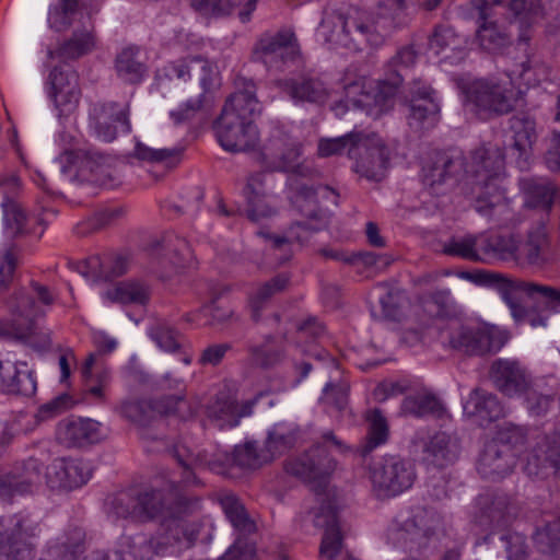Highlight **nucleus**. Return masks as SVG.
I'll return each instance as SVG.
<instances>
[{
    "label": "nucleus",
    "mask_w": 560,
    "mask_h": 560,
    "mask_svg": "<svg viewBox=\"0 0 560 560\" xmlns=\"http://www.w3.org/2000/svg\"><path fill=\"white\" fill-rule=\"evenodd\" d=\"M405 9V0H384L374 12L352 8L346 14L338 13L325 20L322 26H332L327 40L335 45L358 50L363 44L378 47L401 23Z\"/></svg>",
    "instance_id": "f257e3e1"
},
{
    "label": "nucleus",
    "mask_w": 560,
    "mask_h": 560,
    "mask_svg": "<svg viewBox=\"0 0 560 560\" xmlns=\"http://www.w3.org/2000/svg\"><path fill=\"white\" fill-rule=\"evenodd\" d=\"M416 60L415 48L405 46L385 63L384 78L375 85L366 77L352 70L345 72L340 85L353 105L365 108L370 115L378 117L393 107L394 97Z\"/></svg>",
    "instance_id": "f03ea898"
},
{
    "label": "nucleus",
    "mask_w": 560,
    "mask_h": 560,
    "mask_svg": "<svg viewBox=\"0 0 560 560\" xmlns=\"http://www.w3.org/2000/svg\"><path fill=\"white\" fill-rule=\"evenodd\" d=\"M476 197L475 209L494 219L498 224L510 220V203L501 186L504 176V154L497 145H482L471 152L465 170Z\"/></svg>",
    "instance_id": "7ed1b4c3"
},
{
    "label": "nucleus",
    "mask_w": 560,
    "mask_h": 560,
    "mask_svg": "<svg viewBox=\"0 0 560 560\" xmlns=\"http://www.w3.org/2000/svg\"><path fill=\"white\" fill-rule=\"evenodd\" d=\"M260 112L255 83L246 81L243 90L236 91L226 100L214 122L213 128L220 145L231 152L253 149L259 140L254 118Z\"/></svg>",
    "instance_id": "20e7f679"
},
{
    "label": "nucleus",
    "mask_w": 560,
    "mask_h": 560,
    "mask_svg": "<svg viewBox=\"0 0 560 560\" xmlns=\"http://www.w3.org/2000/svg\"><path fill=\"white\" fill-rule=\"evenodd\" d=\"M504 0L491 2L477 0L478 30L477 38L480 46L490 52H498L510 44V34L497 22L491 20L493 7L500 5ZM550 0H508L509 10L520 21L518 43L527 45L530 40V25L544 16Z\"/></svg>",
    "instance_id": "39448f33"
},
{
    "label": "nucleus",
    "mask_w": 560,
    "mask_h": 560,
    "mask_svg": "<svg viewBox=\"0 0 560 560\" xmlns=\"http://www.w3.org/2000/svg\"><path fill=\"white\" fill-rule=\"evenodd\" d=\"M322 440V443L300 456L288 459L284 465L288 474L310 483L317 495L326 493L329 479L337 469V460L330 452L343 454L348 451L345 443L331 431L325 432Z\"/></svg>",
    "instance_id": "423d86ee"
},
{
    "label": "nucleus",
    "mask_w": 560,
    "mask_h": 560,
    "mask_svg": "<svg viewBox=\"0 0 560 560\" xmlns=\"http://www.w3.org/2000/svg\"><path fill=\"white\" fill-rule=\"evenodd\" d=\"M467 105L481 119L511 113L518 103L521 91L508 78L476 79L465 88Z\"/></svg>",
    "instance_id": "0eeeda50"
},
{
    "label": "nucleus",
    "mask_w": 560,
    "mask_h": 560,
    "mask_svg": "<svg viewBox=\"0 0 560 560\" xmlns=\"http://www.w3.org/2000/svg\"><path fill=\"white\" fill-rule=\"evenodd\" d=\"M441 341L458 352L483 355L499 351L505 343V337L499 329L487 324L452 320L441 330Z\"/></svg>",
    "instance_id": "6e6552de"
},
{
    "label": "nucleus",
    "mask_w": 560,
    "mask_h": 560,
    "mask_svg": "<svg viewBox=\"0 0 560 560\" xmlns=\"http://www.w3.org/2000/svg\"><path fill=\"white\" fill-rule=\"evenodd\" d=\"M39 524L28 514L0 516V560H33Z\"/></svg>",
    "instance_id": "1a4fd4ad"
},
{
    "label": "nucleus",
    "mask_w": 560,
    "mask_h": 560,
    "mask_svg": "<svg viewBox=\"0 0 560 560\" xmlns=\"http://www.w3.org/2000/svg\"><path fill=\"white\" fill-rule=\"evenodd\" d=\"M199 500L184 502L175 515L161 523L160 533L155 536L158 550L161 555L180 553L191 548L199 535L200 525L194 517L199 510Z\"/></svg>",
    "instance_id": "9d476101"
},
{
    "label": "nucleus",
    "mask_w": 560,
    "mask_h": 560,
    "mask_svg": "<svg viewBox=\"0 0 560 560\" xmlns=\"http://www.w3.org/2000/svg\"><path fill=\"white\" fill-rule=\"evenodd\" d=\"M370 479L380 495L395 497L411 488L416 470L409 460L389 455L371 466Z\"/></svg>",
    "instance_id": "9b49d317"
},
{
    "label": "nucleus",
    "mask_w": 560,
    "mask_h": 560,
    "mask_svg": "<svg viewBox=\"0 0 560 560\" xmlns=\"http://www.w3.org/2000/svg\"><path fill=\"white\" fill-rule=\"evenodd\" d=\"M129 115L130 107L127 103L98 102L89 110V126L100 141L112 142L118 133L131 131Z\"/></svg>",
    "instance_id": "f8f14e48"
},
{
    "label": "nucleus",
    "mask_w": 560,
    "mask_h": 560,
    "mask_svg": "<svg viewBox=\"0 0 560 560\" xmlns=\"http://www.w3.org/2000/svg\"><path fill=\"white\" fill-rule=\"evenodd\" d=\"M262 154L271 170L300 173L302 144L284 126L272 127Z\"/></svg>",
    "instance_id": "ddd939ff"
},
{
    "label": "nucleus",
    "mask_w": 560,
    "mask_h": 560,
    "mask_svg": "<svg viewBox=\"0 0 560 560\" xmlns=\"http://www.w3.org/2000/svg\"><path fill=\"white\" fill-rule=\"evenodd\" d=\"M390 151L384 140L375 133L360 131V143L355 148L353 171L370 180L384 178L389 164Z\"/></svg>",
    "instance_id": "4468645a"
},
{
    "label": "nucleus",
    "mask_w": 560,
    "mask_h": 560,
    "mask_svg": "<svg viewBox=\"0 0 560 560\" xmlns=\"http://www.w3.org/2000/svg\"><path fill=\"white\" fill-rule=\"evenodd\" d=\"M300 54L295 34L290 28L264 34L254 48V57L269 69L281 70Z\"/></svg>",
    "instance_id": "2eb2a0df"
},
{
    "label": "nucleus",
    "mask_w": 560,
    "mask_h": 560,
    "mask_svg": "<svg viewBox=\"0 0 560 560\" xmlns=\"http://www.w3.org/2000/svg\"><path fill=\"white\" fill-rule=\"evenodd\" d=\"M261 396L260 393L255 398L238 404L230 390L221 389L206 405V416L219 429L235 428L242 418L253 413Z\"/></svg>",
    "instance_id": "dca6fc26"
},
{
    "label": "nucleus",
    "mask_w": 560,
    "mask_h": 560,
    "mask_svg": "<svg viewBox=\"0 0 560 560\" xmlns=\"http://www.w3.org/2000/svg\"><path fill=\"white\" fill-rule=\"evenodd\" d=\"M196 498L183 494L173 483L162 489L139 493L140 522L160 518L162 523L183 509L184 502H191Z\"/></svg>",
    "instance_id": "f3484780"
},
{
    "label": "nucleus",
    "mask_w": 560,
    "mask_h": 560,
    "mask_svg": "<svg viewBox=\"0 0 560 560\" xmlns=\"http://www.w3.org/2000/svg\"><path fill=\"white\" fill-rule=\"evenodd\" d=\"M428 50L441 61L457 65L468 55V39L453 26L439 24L428 37Z\"/></svg>",
    "instance_id": "a211bd4d"
},
{
    "label": "nucleus",
    "mask_w": 560,
    "mask_h": 560,
    "mask_svg": "<svg viewBox=\"0 0 560 560\" xmlns=\"http://www.w3.org/2000/svg\"><path fill=\"white\" fill-rule=\"evenodd\" d=\"M558 259L550 246V242L544 226L529 231L525 241L516 236V249L513 262L518 266H546Z\"/></svg>",
    "instance_id": "6ab92c4d"
},
{
    "label": "nucleus",
    "mask_w": 560,
    "mask_h": 560,
    "mask_svg": "<svg viewBox=\"0 0 560 560\" xmlns=\"http://www.w3.org/2000/svg\"><path fill=\"white\" fill-rule=\"evenodd\" d=\"M19 185V178L15 176L0 178L4 228L13 237L35 233L34 224L37 223L35 217H28L20 205L8 199V195L14 194Z\"/></svg>",
    "instance_id": "aec40b11"
},
{
    "label": "nucleus",
    "mask_w": 560,
    "mask_h": 560,
    "mask_svg": "<svg viewBox=\"0 0 560 560\" xmlns=\"http://www.w3.org/2000/svg\"><path fill=\"white\" fill-rule=\"evenodd\" d=\"M91 476L90 464L81 459L56 458L46 469V481L51 489H77L85 485Z\"/></svg>",
    "instance_id": "412c9836"
},
{
    "label": "nucleus",
    "mask_w": 560,
    "mask_h": 560,
    "mask_svg": "<svg viewBox=\"0 0 560 560\" xmlns=\"http://www.w3.org/2000/svg\"><path fill=\"white\" fill-rule=\"evenodd\" d=\"M314 524L324 528V535L319 547V557L323 560H338L342 558L343 538L340 533L335 504L328 500L315 513Z\"/></svg>",
    "instance_id": "4be33fe9"
},
{
    "label": "nucleus",
    "mask_w": 560,
    "mask_h": 560,
    "mask_svg": "<svg viewBox=\"0 0 560 560\" xmlns=\"http://www.w3.org/2000/svg\"><path fill=\"white\" fill-rule=\"evenodd\" d=\"M51 97L58 115L68 116L72 114L80 102L81 90L79 75L74 70L54 68L50 73Z\"/></svg>",
    "instance_id": "5701e85b"
},
{
    "label": "nucleus",
    "mask_w": 560,
    "mask_h": 560,
    "mask_svg": "<svg viewBox=\"0 0 560 560\" xmlns=\"http://www.w3.org/2000/svg\"><path fill=\"white\" fill-rule=\"evenodd\" d=\"M159 555L161 551L158 550L155 536L138 533L133 536H121L112 555L95 551L91 560H151Z\"/></svg>",
    "instance_id": "b1692460"
},
{
    "label": "nucleus",
    "mask_w": 560,
    "mask_h": 560,
    "mask_svg": "<svg viewBox=\"0 0 560 560\" xmlns=\"http://www.w3.org/2000/svg\"><path fill=\"white\" fill-rule=\"evenodd\" d=\"M37 382L27 363L12 361L0 353V390L7 394L31 397L36 393Z\"/></svg>",
    "instance_id": "393cba45"
},
{
    "label": "nucleus",
    "mask_w": 560,
    "mask_h": 560,
    "mask_svg": "<svg viewBox=\"0 0 560 560\" xmlns=\"http://www.w3.org/2000/svg\"><path fill=\"white\" fill-rule=\"evenodd\" d=\"M479 514L475 522L483 529L491 532L505 527L515 517V508L505 494H483L477 500Z\"/></svg>",
    "instance_id": "a878e982"
},
{
    "label": "nucleus",
    "mask_w": 560,
    "mask_h": 560,
    "mask_svg": "<svg viewBox=\"0 0 560 560\" xmlns=\"http://www.w3.org/2000/svg\"><path fill=\"white\" fill-rule=\"evenodd\" d=\"M57 438L68 447L84 446L103 441L106 438V431L96 420L77 418L60 422Z\"/></svg>",
    "instance_id": "bb28decb"
},
{
    "label": "nucleus",
    "mask_w": 560,
    "mask_h": 560,
    "mask_svg": "<svg viewBox=\"0 0 560 560\" xmlns=\"http://www.w3.org/2000/svg\"><path fill=\"white\" fill-rule=\"evenodd\" d=\"M130 267V258L125 254L91 256L78 266L79 272L92 282L110 281L124 276Z\"/></svg>",
    "instance_id": "cd10ccee"
},
{
    "label": "nucleus",
    "mask_w": 560,
    "mask_h": 560,
    "mask_svg": "<svg viewBox=\"0 0 560 560\" xmlns=\"http://www.w3.org/2000/svg\"><path fill=\"white\" fill-rule=\"evenodd\" d=\"M293 190V188H291ZM338 192L329 187L319 185L316 188L307 187L305 185H296L294 194L290 195L292 205L304 217L311 220H318L324 224V213L319 207L320 200H327L332 205L338 203Z\"/></svg>",
    "instance_id": "c85d7f7f"
},
{
    "label": "nucleus",
    "mask_w": 560,
    "mask_h": 560,
    "mask_svg": "<svg viewBox=\"0 0 560 560\" xmlns=\"http://www.w3.org/2000/svg\"><path fill=\"white\" fill-rule=\"evenodd\" d=\"M439 524L438 515L423 506H416L410 510L406 517L398 521L393 534L397 540L419 541L430 536Z\"/></svg>",
    "instance_id": "c756f323"
},
{
    "label": "nucleus",
    "mask_w": 560,
    "mask_h": 560,
    "mask_svg": "<svg viewBox=\"0 0 560 560\" xmlns=\"http://www.w3.org/2000/svg\"><path fill=\"white\" fill-rule=\"evenodd\" d=\"M560 469V425L552 435H546L526 456L524 470L528 476H539L546 468Z\"/></svg>",
    "instance_id": "7c9ffc66"
},
{
    "label": "nucleus",
    "mask_w": 560,
    "mask_h": 560,
    "mask_svg": "<svg viewBox=\"0 0 560 560\" xmlns=\"http://www.w3.org/2000/svg\"><path fill=\"white\" fill-rule=\"evenodd\" d=\"M459 454L457 439L445 432H439L422 442L421 460L438 468L453 464Z\"/></svg>",
    "instance_id": "2f4dec72"
},
{
    "label": "nucleus",
    "mask_w": 560,
    "mask_h": 560,
    "mask_svg": "<svg viewBox=\"0 0 560 560\" xmlns=\"http://www.w3.org/2000/svg\"><path fill=\"white\" fill-rule=\"evenodd\" d=\"M515 465L514 455L503 450L498 441L486 444L478 464L477 470L485 479L497 480L509 475Z\"/></svg>",
    "instance_id": "473e14b6"
},
{
    "label": "nucleus",
    "mask_w": 560,
    "mask_h": 560,
    "mask_svg": "<svg viewBox=\"0 0 560 560\" xmlns=\"http://www.w3.org/2000/svg\"><path fill=\"white\" fill-rule=\"evenodd\" d=\"M416 98L410 104L409 125L416 129L433 128L440 119V105L430 86L413 91Z\"/></svg>",
    "instance_id": "72a5a7b5"
},
{
    "label": "nucleus",
    "mask_w": 560,
    "mask_h": 560,
    "mask_svg": "<svg viewBox=\"0 0 560 560\" xmlns=\"http://www.w3.org/2000/svg\"><path fill=\"white\" fill-rule=\"evenodd\" d=\"M467 416L474 417L479 425H487L504 417L505 410L495 395L475 388L464 405Z\"/></svg>",
    "instance_id": "f704fd0d"
},
{
    "label": "nucleus",
    "mask_w": 560,
    "mask_h": 560,
    "mask_svg": "<svg viewBox=\"0 0 560 560\" xmlns=\"http://www.w3.org/2000/svg\"><path fill=\"white\" fill-rule=\"evenodd\" d=\"M282 91L295 103L307 102L323 104L330 96V90L318 78L300 77L280 82Z\"/></svg>",
    "instance_id": "c9c22d12"
},
{
    "label": "nucleus",
    "mask_w": 560,
    "mask_h": 560,
    "mask_svg": "<svg viewBox=\"0 0 560 560\" xmlns=\"http://www.w3.org/2000/svg\"><path fill=\"white\" fill-rule=\"evenodd\" d=\"M491 376L498 389L508 396L523 393L528 386L526 372L516 361L497 360Z\"/></svg>",
    "instance_id": "e433bc0d"
},
{
    "label": "nucleus",
    "mask_w": 560,
    "mask_h": 560,
    "mask_svg": "<svg viewBox=\"0 0 560 560\" xmlns=\"http://www.w3.org/2000/svg\"><path fill=\"white\" fill-rule=\"evenodd\" d=\"M43 464L35 458H28L23 464V471L20 476H4L0 478V499L10 500L16 494H24L31 491L35 483L42 479Z\"/></svg>",
    "instance_id": "4c0bfd02"
},
{
    "label": "nucleus",
    "mask_w": 560,
    "mask_h": 560,
    "mask_svg": "<svg viewBox=\"0 0 560 560\" xmlns=\"http://www.w3.org/2000/svg\"><path fill=\"white\" fill-rule=\"evenodd\" d=\"M463 162L459 159H452L446 153L436 152L431 160L423 166V184L428 186L433 194L441 192V186L452 178Z\"/></svg>",
    "instance_id": "58836bf2"
},
{
    "label": "nucleus",
    "mask_w": 560,
    "mask_h": 560,
    "mask_svg": "<svg viewBox=\"0 0 560 560\" xmlns=\"http://www.w3.org/2000/svg\"><path fill=\"white\" fill-rule=\"evenodd\" d=\"M85 533L80 527L70 528L50 541L40 560H77L84 551Z\"/></svg>",
    "instance_id": "ea45409f"
},
{
    "label": "nucleus",
    "mask_w": 560,
    "mask_h": 560,
    "mask_svg": "<svg viewBox=\"0 0 560 560\" xmlns=\"http://www.w3.org/2000/svg\"><path fill=\"white\" fill-rule=\"evenodd\" d=\"M290 283V277L287 273H279L270 280L259 284L247 299V307L250 312V318L258 323L261 312L267 303L277 294L283 292Z\"/></svg>",
    "instance_id": "a19ab883"
},
{
    "label": "nucleus",
    "mask_w": 560,
    "mask_h": 560,
    "mask_svg": "<svg viewBox=\"0 0 560 560\" xmlns=\"http://www.w3.org/2000/svg\"><path fill=\"white\" fill-rule=\"evenodd\" d=\"M525 284H537V282L501 277L497 284L502 300L509 306L511 315L516 323H524L527 320L528 310L514 296V294L516 292H522L533 300L539 298L538 292L529 294L525 288L523 289Z\"/></svg>",
    "instance_id": "79ce46f5"
},
{
    "label": "nucleus",
    "mask_w": 560,
    "mask_h": 560,
    "mask_svg": "<svg viewBox=\"0 0 560 560\" xmlns=\"http://www.w3.org/2000/svg\"><path fill=\"white\" fill-rule=\"evenodd\" d=\"M479 245L481 262H488L493 259L513 261L514 250L516 249V235L482 233L480 234Z\"/></svg>",
    "instance_id": "37998d69"
},
{
    "label": "nucleus",
    "mask_w": 560,
    "mask_h": 560,
    "mask_svg": "<svg viewBox=\"0 0 560 560\" xmlns=\"http://www.w3.org/2000/svg\"><path fill=\"white\" fill-rule=\"evenodd\" d=\"M319 229L320 225L312 224L311 222H296L292 224L282 236L265 234L262 232H258V234L270 241L272 249L282 253L280 258V262L282 264L290 259L292 255L291 245L294 242L303 243L307 241L312 233Z\"/></svg>",
    "instance_id": "c03bdc74"
},
{
    "label": "nucleus",
    "mask_w": 560,
    "mask_h": 560,
    "mask_svg": "<svg viewBox=\"0 0 560 560\" xmlns=\"http://www.w3.org/2000/svg\"><path fill=\"white\" fill-rule=\"evenodd\" d=\"M104 300L121 305L137 304L144 305L150 299L149 287L137 280L118 282L103 293Z\"/></svg>",
    "instance_id": "a18cd8bd"
},
{
    "label": "nucleus",
    "mask_w": 560,
    "mask_h": 560,
    "mask_svg": "<svg viewBox=\"0 0 560 560\" xmlns=\"http://www.w3.org/2000/svg\"><path fill=\"white\" fill-rule=\"evenodd\" d=\"M521 189L525 196V205L530 208L550 209L556 189L553 184L546 178L527 177L521 179Z\"/></svg>",
    "instance_id": "49530a36"
},
{
    "label": "nucleus",
    "mask_w": 560,
    "mask_h": 560,
    "mask_svg": "<svg viewBox=\"0 0 560 560\" xmlns=\"http://www.w3.org/2000/svg\"><path fill=\"white\" fill-rule=\"evenodd\" d=\"M199 406L200 401L197 397H188L184 392L159 398L156 412L159 416H173L180 420H189L197 415Z\"/></svg>",
    "instance_id": "de8ad7c7"
},
{
    "label": "nucleus",
    "mask_w": 560,
    "mask_h": 560,
    "mask_svg": "<svg viewBox=\"0 0 560 560\" xmlns=\"http://www.w3.org/2000/svg\"><path fill=\"white\" fill-rule=\"evenodd\" d=\"M95 45L94 36L91 31H75L71 38L65 40L56 49H49L50 59L60 61L74 60L90 52Z\"/></svg>",
    "instance_id": "09e8293b"
},
{
    "label": "nucleus",
    "mask_w": 560,
    "mask_h": 560,
    "mask_svg": "<svg viewBox=\"0 0 560 560\" xmlns=\"http://www.w3.org/2000/svg\"><path fill=\"white\" fill-rule=\"evenodd\" d=\"M509 124L513 148L520 155L526 154L537 138L535 120L526 114H517L510 118Z\"/></svg>",
    "instance_id": "8fccbe9b"
},
{
    "label": "nucleus",
    "mask_w": 560,
    "mask_h": 560,
    "mask_svg": "<svg viewBox=\"0 0 560 560\" xmlns=\"http://www.w3.org/2000/svg\"><path fill=\"white\" fill-rule=\"evenodd\" d=\"M360 143V131H351L341 137L320 138L317 144V154L320 158L341 155L355 156V148Z\"/></svg>",
    "instance_id": "3c124183"
},
{
    "label": "nucleus",
    "mask_w": 560,
    "mask_h": 560,
    "mask_svg": "<svg viewBox=\"0 0 560 560\" xmlns=\"http://www.w3.org/2000/svg\"><path fill=\"white\" fill-rule=\"evenodd\" d=\"M269 462L270 453L257 442H245L234 447L233 463L241 468L256 469Z\"/></svg>",
    "instance_id": "603ef678"
},
{
    "label": "nucleus",
    "mask_w": 560,
    "mask_h": 560,
    "mask_svg": "<svg viewBox=\"0 0 560 560\" xmlns=\"http://www.w3.org/2000/svg\"><path fill=\"white\" fill-rule=\"evenodd\" d=\"M401 410L406 415L413 417H425L434 416L442 417L444 413V407L439 398L431 394H418L415 396H408L401 404Z\"/></svg>",
    "instance_id": "864d4df0"
},
{
    "label": "nucleus",
    "mask_w": 560,
    "mask_h": 560,
    "mask_svg": "<svg viewBox=\"0 0 560 560\" xmlns=\"http://www.w3.org/2000/svg\"><path fill=\"white\" fill-rule=\"evenodd\" d=\"M116 70L126 82L138 83L143 79L145 66L139 58V49L128 47L116 57Z\"/></svg>",
    "instance_id": "5fc2aeb1"
},
{
    "label": "nucleus",
    "mask_w": 560,
    "mask_h": 560,
    "mask_svg": "<svg viewBox=\"0 0 560 560\" xmlns=\"http://www.w3.org/2000/svg\"><path fill=\"white\" fill-rule=\"evenodd\" d=\"M184 147L153 149L145 144L138 143L135 148V155L139 160L161 164L164 167L173 168L177 166L183 159Z\"/></svg>",
    "instance_id": "6e6d98bb"
},
{
    "label": "nucleus",
    "mask_w": 560,
    "mask_h": 560,
    "mask_svg": "<svg viewBox=\"0 0 560 560\" xmlns=\"http://www.w3.org/2000/svg\"><path fill=\"white\" fill-rule=\"evenodd\" d=\"M479 241L480 234L454 236L444 243L443 253L469 261H481Z\"/></svg>",
    "instance_id": "4d7b16f0"
},
{
    "label": "nucleus",
    "mask_w": 560,
    "mask_h": 560,
    "mask_svg": "<svg viewBox=\"0 0 560 560\" xmlns=\"http://www.w3.org/2000/svg\"><path fill=\"white\" fill-rule=\"evenodd\" d=\"M298 431L295 427L278 423L273 425L268 434V439L265 442V450L271 455V460L276 457L290 450L296 442Z\"/></svg>",
    "instance_id": "13d9d810"
},
{
    "label": "nucleus",
    "mask_w": 560,
    "mask_h": 560,
    "mask_svg": "<svg viewBox=\"0 0 560 560\" xmlns=\"http://www.w3.org/2000/svg\"><path fill=\"white\" fill-rule=\"evenodd\" d=\"M222 509L241 536H246L256 530L255 523L248 517L244 505L233 495H226L221 500Z\"/></svg>",
    "instance_id": "bf43d9fd"
},
{
    "label": "nucleus",
    "mask_w": 560,
    "mask_h": 560,
    "mask_svg": "<svg viewBox=\"0 0 560 560\" xmlns=\"http://www.w3.org/2000/svg\"><path fill=\"white\" fill-rule=\"evenodd\" d=\"M155 400H126L119 406V413L129 421L139 425L149 424L159 413Z\"/></svg>",
    "instance_id": "052dcab7"
},
{
    "label": "nucleus",
    "mask_w": 560,
    "mask_h": 560,
    "mask_svg": "<svg viewBox=\"0 0 560 560\" xmlns=\"http://www.w3.org/2000/svg\"><path fill=\"white\" fill-rule=\"evenodd\" d=\"M377 289L384 291L378 298L384 315L392 320H400L408 302L405 292L388 288L385 283L377 285Z\"/></svg>",
    "instance_id": "680f3d73"
},
{
    "label": "nucleus",
    "mask_w": 560,
    "mask_h": 560,
    "mask_svg": "<svg viewBox=\"0 0 560 560\" xmlns=\"http://www.w3.org/2000/svg\"><path fill=\"white\" fill-rule=\"evenodd\" d=\"M149 334L158 347L166 352H175L180 347L179 332L166 320H156Z\"/></svg>",
    "instance_id": "e2e57ef3"
},
{
    "label": "nucleus",
    "mask_w": 560,
    "mask_h": 560,
    "mask_svg": "<svg viewBox=\"0 0 560 560\" xmlns=\"http://www.w3.org/2000/svg\"><path fill=\"white\" fill-rule=\"evenodd\" d=\"M539 72L540 69L533 67L529 58L525 56L520 63L506 69V78L512 80L513 86L521 91L522 84L527 88L537 85L541 80Z\"/></svg>",
    "instance_id": "0e129e2a"
},
{
    "label": "nucleus",
    "mask_w": 560,
    "mask_h": 560,
    "mask_svg": "<svg viewBox=\"0 0 560 560\" xmlns=\"http://www.w3.org/2000/svg\"><path fill=\"white\" fill-rule=\"evenodd\" d=\"M273 337L268 336L262 345L250 346L248 352L253 362L261 368H271L282 361V348L272 347Z\"/></svg>",
    "instance_id": "69168bd1"
},
{
    "label": "nucleus",
    "mask_w": 560,
    "mask_h": 560,
    "mask_svg": "<svg viewBox=\"0 0 560 560\" xmlns=\"http://www.w3.org/2000/svg\"><path fill=\"white\" fill-rule=\"evenodd\" d=\"M79 0H60L49 10L48 22L57 32L67 30L78 13Z\"/></svg>",
    "instance_id": "338daca9"
},
{
    "label": "nucleus",
    "mask_w": 560,
    "mask_h": 560,
    "mask_svg": "<svg viewBox=\"0 0 560 560\" xmlns=\"http://www.w3.org/2000/svg\"><path fill=\"white\" fill-rule=\"evenodd\" d=\"M109 513L118 518H132L140 521L139 494L120 492L109 503Z\"/></svg>",
    "instance_id": "774afa93"
}]
</instances>
